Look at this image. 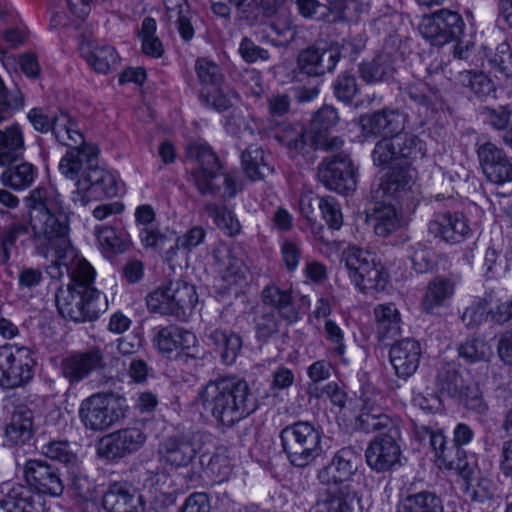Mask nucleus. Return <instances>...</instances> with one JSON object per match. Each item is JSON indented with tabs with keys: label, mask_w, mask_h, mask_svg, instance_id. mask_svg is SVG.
I'll list each match as a JSON object with an SVG mask.
<instances>
[{
	"label": "nucleus",
	"mask_w": 512,
	"mask_h": 512,
	"mask_svg": "<svg viewBox=\"0 0 512 512\" xmlns=\"http://www.w3.org/2000/svg\"><path fill=\"white\" fill-rule=\"evenodd\" d=\"M428 232L446 243L457 244L468 237L471 229L462 213L445 212L434 215L428 223Z\"/></svg>",
	"instance_id": "25"
},
{
	"label": "nucleus",
	"mask_w": 512,
	"mask_h": 512,
	"mask_svg": "<svg viewBox=\"0 0 512 512\" xmlns=\"http://www.w3.org/2000/svg\"><path fill=\"white\" fill-rule=\"evenodd\" d=\"M416 175V170L409 164L393 166L381 178L378 187L373 190V197L376 200H384L386 197L401 198L412 190Z\"/></svg>",
	"instance_id": "26"
},
{
	"label": "nucleus",
	"mask_w": 512,
	"mask_h": 512,
	"mask_svg": "<svg viewBox=\"0 0 512 512\" xmlns=\"http://www.w3.org/2000/svg\"><path fill=\"white\" fill-rule=\"evenodd\" d=\"M331 21H356L360 14V5L356 0H326Z\"/></svg>",
	"instance_id": "59"
},
{
	"label": "nucleus",
	"mask_w": 512,
	"mask_h": 512,
	"mask_svg": "<svg viewBox=\"0 0 512 512\" xmlns=\"http://www.w3.org/2000/svg\"><path fill=\"white\" fill-rule=\"evenodd\" d=\"M154 343L158 351L169 358L182 354L195 357L194 349L198 340L194 333L177 325H168L158 329Z\"/></svg>",
	"instance_id": "21"
},
{
	"label": "nucleus",
	"mask_w": 512,
	"mask_h": 512,
	"mask_svg": "<svg viewBox=\"0 0 512 512\" xmlns=\"http://www.w3.org/2000/svg\"><path fill=\"white\" fill-rule=\"evenodd\" d=\"M206 336L226 365L235 363L242 348V338L235 332L221 328H210Z\"/></svg>",
	"instance_id": "36"
},
{
	"label": "nucleus",
	"mask_w": 512,
	"mask_h": 512,
	"mask_svg": "<svg viewBox=\"0 0 512 512\" xmlns=\"http://www.w3.org/2000/svg\"><path fill=\"white\" fill-rule=\"evenodd\" d=\"M402 61V55L398 50L393 47H385L372 61L360 66L361 77L367 83L387 80L393 76Z\"/></svg>",
	"instance_id": "31"
},
{
	"label": "nucleus",
	"mask_w": 512,
	"mask_h": 512,
	"mask_svg": "<svg viewBox=\"0 0 512 512\" xmlns=\"http://www.w3.org/2000/svg\"><path fill=\"white\" fill-rule=\"evenodd\" d=\"M118 186L115 176L98 166L92 168L78 180L76 190L72 192V201L79 206H86L92 199L99 197H114L117 195Z\"/></svg>",
	"instance_id": "15"
},
{
	"label": "nucleus",
	"mask_w": 512,
	"mask_h": 512,
	"mask_svg": "<svg viewBox=\"0 0 512 512\" xmlns=\"http://www.w3.org/2000/svg\"><path fill=\"white\" fill-rule=\"evenodd\" d=\"M370 221L376 235L387 237L400 226L396 208L391 204L381 203L374 208Z\"/></svg>",
	"instance_id": "46"
},
{
	"label": "nucleus",
	"mask_w": 512,
	"mask_h": 512,
	"mask_svg": "<svg viewBox=\"0 0 512 512\" xmlns=\"http://www.w3.org/2000/svg\"><path fill=\"white\" fill-rule=\"evenodd\" d=\"M33 435V415L29 409L16 410L6 427V437L13 445L24 444Z\"/></svg>",
	"instance_id": "43"
},
{
	"label": "nucleus",
	"mask_w": 512,
	"mask_h": 512,
	"mask_svg": "<svg viewBox=\"0 0 512 512\" xmlns=\"http://www.w3.org/2000/svg\"><path fill=\"white\" fill-rule=\"evenodd\" d=\"M30 210V240L36 252L47 258L50 248L68 245V217L61 195L52 186H39L25 198Z\"/></svg>",
	"instance_id": "1"
},
{
	"label": "nucleus",
	"mask_w": 512,
	"mask_h": 512,
	"mask_svg": "<svg viewBox=\"0 0 512 512\" xmlns=\"http://www.w3.org/2000/svg\"><path fill=\"white\" fill-rule=\"evenodd\" d=\"M426 145L417 136L409 133L385 136L372 151L374 165L384 168L408 164L407 160L423 158Z\"/></svg>",
	"instance_id": "9"
},
{
	"label": "nucleus",
	"mask_w": 512,
	"mask_h": 512,
	"mask_svg": "<svg viewBox=\"0 0 512 512\" xmlns=\"http://www.w3.org/2000/svg\"><path fill=\"white\" fill-rule=\"evenodd\" d=\"M401 433L377 435L366 450V463L375 472H388L401 466L402 450L399 444Z\"/></svg>",
	"instance_id": "16"
},
{
	"label": "nucleus",
	"mask_w": 512,
	"mask_h": 512,
	"mask_svg": "<svg viewBox=\"0 0 512 512\" xmlns=\"http://www.w3.org/2000/svg\"><path fill=\"white\" fill-rule=\"evenodd\" d=\"M262 298L264 304L277 310L279 316L288 323H294L299 319V312L288 290L269 285L263 289Z\"/></svg>",
	"instance_id": "38"
},
{
	"label": "nucleus",
	"mask_w": 512,
	"mask_h": 512,
	"mask_svg": "<svg viewBox=\"0 0 512 512\" xmlns=\"http://www.w3.org/2000/svg\"><path fill=\"white\" fill-rule=\"evenodd\" d=\"M436 384L439 391L451 398L468 396L469 387L454 364H444L438 370Z\"/></svg>",
	"instance_id": "40"
},
{
	"label": "nucleus",
	"mask_w": 512,
	"mask_h": 512,
	"mask_svg": "<svg viewBox=\"0 0 512 512\" xmlns=\"http://www.w3.org/2000/svg\"><path fill=\"white\" fill-rule=\"evenodd\" d=\"M6 167L7 169L0 176V181L4 186L21 191L29 188L34 183L37 169L33 164L22 162Z\"/></svg>",
	"instance_id": "44"
},
{
	"label": "nucleus",
	"mask_w": 512,
	"mask_h": 512,
	"mask_svg": "<svg viewBox=\"0 0 512 512\" xmlns=\"http://www.w3.org/2000/svg\"><path fill=\"white\" fill-rule=\"evenodd\" d=\"M204 212L212 218L217 227L229 236L240 233L241 225L235 215L226 206L207 202L203 206Z\"/></svg>",
	"instance_id": "49"
},
{
	"label": "nucleus",
	"mask_w": 512,
	"mask_h": 512,
	"mask_svg": "<svg viewBox=\"0 0 512 512\" xmlns=\"http://www.w3.org/2000/svg\"><path fill=\"white\" fill-rule=\"evenodd\" d=\"M201 445L191 435L171 436L163 440L158 447L161 463L171 468L189 466L199 453Z\"/></svg>",
	"instance_id": "20"
},
{
	"label": "nucleus",
	"mask_w": 512,
	"mask_h": 512,
	"mask_svg": "<svg viewBox=\"0 0 512 512\" xmlns=\"http://www.w3.org/2000/svg\"><path fill=\"white\" fill-rule=\"evenodd\" d=\"M419 433L423 434L422 440L428 439L439 468L449 470L461 455L464 456V450L455 445L454 442L449 444L442 431H435L430 427L422 426Z\"/></svg>",
	"instance_id": "32"
},
{
	"label": "nucleus",
	"mask_w": 512,
	"mask_h": 512,
	"mask_svg": "<svg viewBox=\"0 0 512 512\" xmlns=\"http://www.w3.org/2000/svg\"><path fill=\"white\" fill-rule=\"evenodd\" d=\"M422 348L420 343L412 338L395 342L389 350V360L395 374L402 379H408L418 369Z\"/></svg>",
	"instance_id": "29"
},
{
	"label": "nucleus",
	"mask_w": 512,
	"mask_h": 512,
	"mask_svg": "<svg viewBox=\"0 0 512 512\" xmlns=\"http://www.w3.org/2000/svg\"><path fill=\"white\" fill-rule=\"evenodd\" d=\"M106 512H144L145 503L131 485L126 482H112L102 498Z\"/></svg>",
	"instance_id": "27"
},
{
	"label": "nucleus",
	"mask_w": 512,
	"mask_h": 512,
	"mask_svg": "<svg viewBox=\"0 0 512 512\" xmlns=\"http://www.w3.org/2000/svg\"><path fill=\"white\" fill-rule=\"evenodd\" d=\"M241 160L245 174L251 181L262 180L272 172L265 161L264 151L257 145L249 146L242 153Z\"/></svg>",
	"instance_id": "47"
},
{
	"label": "nucleus",
	"mask_w": 512,
	"mask_h": 512,
	"mask_svg": "<svg viewBox=\"0 0 512 512\" xmlns=\"http://www.w3.org/2000/svg\"><path fill=\"white\" fill-rule=\"evenodd\" d=\"M333 90L335 97L343 102L350 103L359 92V87L355 76L343 73L339 75L334 84Z\"/></svg>",
	"instance_id": "63"
},
{
	"label": "nucleus",
	"mask_w": 512,
	"mask_h": 512,
	"mask_svg": "<svg viewBox=\"0 0 512 512\" xmlns=\"http://www.w3.org/2000/svg\"><path fill=\"white\" fill-rule=\"evenodd\" d=\"M489 64L500 76L512 79V49L509 43L502 42L496 47Z\"/></svg>",
	"instance_id": "57"
},
{
	"label": "nucleus",
	"mask_w": 512,
	"mask_h": 512,
	"mask_svg": "<svg viewBox=\"0 0 512 512\" xmlns=\"http://www.w3.org/2000/svg\"><path fill=\"white\" fill-rule=\"evenodd\" d=\"M454 293V284L444 277H436L427 286L423 298V308L426 312L432 313L435 308L443 306Z\"/></svg>",
	"instance_id": "45"
},
{
	"label": "nucleus",
	"mask_w": 512,
	"mask_h": 512,
	"mask_svg": "<svg viewBox=\"0 0 512 512\" xmlns=\"http://www.w3.org/2000/svg\"><path fill=\"white\" fill-rule=\"evenodd\" d=\"M124 416L113 394L95 393L84 399L79 407V418L86 429L104 431Z\"/></svg>",
	"instance_id": "11"
},
{
	"label": "nucleus",
	"mask_w": 512,
	"mask_h": 512,
	"mask_svg": "<svg viewBox=\"0 0 512 512\" xmlns=\"http://www.w3.org/2000/svg\"><path fill=\"white\" fill-rule=\"evenodd\" d=\"M145 433L136 427L117 430L104 436L98 444V454L107 460H116L135 453L146 442Z\"/></svg>",
	"instance_id": "17"
},
{
	"label": "nucleus",
	"mask_w": 512,
	"mask_h": 512,
	"mask_svg": "<svg viewBox=\"0 0 512 512\" xmlns=\"http://www.w3.org/2000/svg\"><path fill=\"white\" fill-rule=\"evenodd\" d=\"M279 437L283 452L294 467L309 466L323 452L321 432L308 421H297L284 427Z\"/></svg>",
	"instance_id": "6"
},
{
	"label": "nucleus",
	"mask_w": 512,
	"mask_h": 512,
	"mask_svg": "<svg viewBox=\"0 0 512 512\" xmlns=\"http://www.w3.org/2000/svg\"><path fill=\"white\" fill-rule=\"evenodd\" d=\"M406 250L412 267L417 273H426L434 267L433 253L427 245L415 242L408 245Z\"/></svg>",
	"instance_id": "56"
},
{
	"label": "nucleus",
	"mask_w": 512,
	"mask_h": 512,
	"mask_svg": "<svg viewBox=\"0 0 512 512\" xmlns=\"http://www.w3.org/2000/svg\"><path fill=\"white\" fill-rule=\"evenodd\" d=\"M45 455L53 460H57L65 465L75 468L78 466V458L69 448L68 443L54 441L46 445Z\"/></svg>",
	"instance_id": "64"
},
{
	"label": "nucleus",
	"mask_w": 512,
	"mask_h": 512,
	"mask_svg": "<svg viewBox=\"0 0 512 512\" xmlns=\"http://www.w3.org/2000/svg\"><path fill=\"white\" fill-rule=\"evenodd\" d=\"M237 93L224 84L215 88L202 89L200 100L203 104L218 112L227 111L237 99Z\"/></svg>",
	"instance_id": "48"
},
{
	"label": "nucleus",
	"mask_w": 512,
	"mask_h": 512,
	"mask_svg": "<svg viewBox=\"0 0 512 512\" xmlns=\"http://www.w3.org/2000/svg\"><path fill=\"white\" fill-rule=\"evenodd\" d=\"M32 351L25 346L6 344L0 347V386L5 389L20 387L33 377Z\"/></svg>",
	"instance_id": "10"
},
{
	"label": "nucleus",
	"mask_w": 512,
	"mask_h": 512,
	"mask_svg": "<svg viewBox=\"0 0 512 512\" xmlns=\"http://www.w3.org/2000/svg\"><path fill=\"white\" fill-rule=\"evenodd\" d=\"M84 58L96 72L103 74L116 68L119 61L115 48L108 45L94 47L84 53Z\"/></svg>",
	"instance_id": "50"
},
{
	"label": "nucleus",
	"mask_w": 512,
	"mask_h": 512,
	"mask_svg": "<svg viewBox=\"0 0 512 512\" xmlns=\"http://www.w3.org/2000/svg\"><path fill=\"white\" fill-rule=\"evenodd\" d=\"M157 23L154 18L143 19L138 36L142 43V51L151 57L159 58L164 53L161 40L156 36Z\"/></svg>",
	"instance_id": "53"
},
{
	"label": "nucleus",
	"mask_w": 512,
	"mask_h": 512,
	"mask_svg": "<svg viewBox=\"0 0 512 512\" xmlns=\"http://www.w3.org/2000/svg\"><path fill=\"white\" fill-rule=\"evenodd\" d=\"M357 428L365 433L396 435L400 433V420L383 413L381 409L367 406L356 419Z\"/></svg>",
	"instance_id": "33"
},
{
	"label": "nucleus",
	"mask_w": 512,
	"mask_h": 512,
	"mask_svg": "<svg viewBox=\"0 0 512 512\" xmlns=\"http://www.w3.org/2000/svg\"><path fill=\"white\" fill-rule=\"evenodd\" d=\"M23 477L27 486L36 495L60 497L65 489L59 469L46 460L28 459L23 465Z\"/></svg>",
	"instance_id": "13"
},
{
	"label": "nucleus",
	"mask_w": 512,
	"mask_h": 512,
	"mask_svg": "<svg viewBox=\"0 0 512 512\" xmlns=\"http://www.w3.org/2000/svg\"><path fill=\"white\" fill-rule=\"evenodd\" d=\"M195 70L202 89L215 88L225 83V76L222 69L214 62L205 58L196 61Z\"/></svg>",
	"instance_id": "55"
},
{
	"label": "nucleus",
	"mask_w": 512,
	"mask_h": 512,
	"mask_svg": "<svg viewBox=\"0 0 512 512\" xmlns=\"http://www.w3.org/2000/svg\"><path fill=\"white\" fill-rule=\"evenodd\" d=\"M24 135L18 124L0 129V166H10L24 153Z\"/></svg>",
	"instance_id": "37"
},
{
	"label": "nucleus",
	"mask_w": 512,
	"mask_h": 512,
	"mask_svg": "<svg viewBox=\"0 0 512 512\" xmlns=\"http://www.w3.org/2000/svg\"><path fill=\"white\" fill-rule=\"evenodd\" d=\"M397 512H443V504L434 492L420 491L404 497Z\"/></svg>",
	"instance_id": "42"
},
{
	"label": "nucleus",
	"mask_w": 512,
	"mask_h": 512,
	"mask_svg": "<svg viewBox=\"0 0 512 512\" xmlns=\"http://www.w3.org/2000/svg\"><path fill=\"white\" fill-rule=\"evenodd\" d=\"M407 116L396 109H382L361 117L360 126L365 136L403 134Z\"/></svg>",
	"instance_id": "28"
},
{
	"label": "nucleus",
	"mask_w": 512,
	"mask_h": 512,
	"mask_svg": "<svg viewBox=\"0 0 512 512\" xmlns=\"http://www.w3.org/2000/svg\"><path fill=\"white\" fill-rule=\"evenodd\" d=\"M105 367L104 353L99 347L73 353L60 363L61 374L70 385L80 383L92 372L103 370Z\"/></svg>",
	"instance_id": "19"
},
{
	"label": "nucleus",
	"mask_w": 512,
	"mask_h": 512,
	"mask_svg": "<svg viewBox=\"0 0 512 512\" xmlns=\"http://www.w3.org/2000/svg\"><path fill=\"white\" fill-rule=\"evenodd\" d=\"M477 156L486 179L497 185L512 182V159L503 148L492 142L478 146Z\"/></svg>",
	"instance_id": "18"
},
{
	"label": "nucleus",
	"mask_w": 512,
	"mask_h": 512,
	"mask_svg": "<svg viewBox=\"0 0 512 512\" xmlns=\"http://www.w3.org/2000/svg\"><path fill=\"white\" fill-rule=\"evenodd\" d=\"M223 264L222 277L229 285H237L245 279L247 267L234 252L228 251L227 260Z\"/></svg>",
	"instance_id": "61"
},
{
	"label": "nucleus",
	"mask_w": 512,
	"mask_h": 512,
	"mask_svg": "<svg viewBox=\"0 0 512 512\" xmlns=\"http://www.w3.org/2000/svg\"><path fill=\"white\" fill-rule=\"evenodd\" d=\"M351 281L360 291L383 290L388 276L374 254L357 246H348L341 255Z\"/></svg>",
	"instance_id": "8"
},
{
	"label": "nucleus",
	"mask_w": 512,
	"mask_h": 512,
	"mask_svg": "<svg viewBox=\"0 0 512 512\" xmlns=\"http://www.w3.org/2000/svg\"><path fill=\"white\" fill-rule=\"evenodd\" d=\"M41 496L22 484H14L0 500V512H39Z\"/></svg>",
	"instance_id": "34"
},
{
	"label": "nucleus",
	"mask_w": 512,
	"mask_h": 512,
	"mask_svg": "<svg viewBox=\"0 0 512 512\" xmlns=\"http://www.w3.org/2000/svg\"><path fill=\"white\" fill-rule=\"evenodd\" d=\"M96 236L99 244L106 253H123L129 249L131 244L128 235L108 226L97 227Z\"/></svg>",
	"instance_id": "52"
},
{
	"label": "nucleus",
	"mask_w": 512,
	"mask_h": 512,
	"mask_svg": "<svg viewBox=\"0 0 512 512\" xmlns=\"http://www.w3.org/2000/svg\"><path fill=\"white\" fill-rule=\"evenodd\" d=\"M198 400L206 412L227 427L251 415L258 406L248 383L236 377L208 382L199 391Z\"/></svg>",
	"instance_id": "3"
},
{
	"label": "nucleus",
	"mask_w": 512,
	"mask_h": 512,
	"mask_svg": "<svg viewBox=\"0 0 512 512\" xmlns=\"http://www.w3.org/2000/svg\"><path fill=\"white\" fill-rule=\"evenodd\" d=\"M95 270L85 259H78L66 287H59L55 301L60 315L74 322H92L106 311V296L95 286Z\"/></svg>",
	"instance_id": "2"
},
{
	"label": "nucleus",
	"mask_w": 512,
	"mask_h": 512,
	"mask_svg": "<svg viewBox=\"0 0 512 512\" xmlns=\"http://www.w3.org/2000/svg\"><path fill=\"white\" fill-rule=\"evenodd\" d=\"M316 512H361V500L357 491L344 484L337 490H327L315 503Z\"/></svg>",
	"instance_id": "30"
},
{
	"label": "nucleus",
	"mask_w": 512,
	"mask_h": 512,
	"mask_svg": "<svg viewBox=\"0 0 512 512\" xmlns=\"http://www.w3.org/2000/svg\"><path fill=\"white\" fill-rule=\"evenodd\" d=\"M317 175L327 189L339 194H348L356 188L355 169L346 154L326 158L318 166Z\"/></svg>",
	"instance_id": "14"
},
{
	"label": "nucleus",
	"mask_w": 512,
	"mask_h": 512,
	"mask_svg": "<svg viewBox=\"0 0 512 512\" xmlns=\"http://www.w3.org/2000/svg\"><path fill=\"white\" fill-rule=\"evenodd\" d=\"M265 129L292 157L304 155L312 149L334 152L340 150L344 144L338 136L327 135L321 131L311 133L299 123H270Z\"/></svg>",
	"instance_id": "5"
},
{
	"label": "nucleus",
	"mask_w": 512,
	"mask_h": 512,
	"mask_svg": "<svg viewBox=\"0 0 512 512\" xmlns=\"http://www.w3.org/2000/svg\"><path fill=\"white\" fill-rule=\"evenodd\" d=\"M490 315V308L485 299H478L468 306L462 315V321L467 328H479Z\"/></svg>",
	"instance_id": "60"
},
{
	"label": "nucleus",
	"mask_w": 512,
	"mask_h": 512,
	"mask_svg": "<svg viewBox=\"0 0 512 512\" xmlns=\"http://www.w3.org/2000/svg\"><path fill=\"white\" fill-rule=\"evenodd\" d=\"M31 230L30 222H12L5 226L0 237V264H6L10 259L11 249L15 247L18 238Z\"/></svg>",
	"instance_id": "54"
},
{
	"label": "nucleus",
	"mask_w": 512,
	"mask_h": 512,
	"mask_svg": "<svg viewBox=\"0 0 512 512\" xmlns=\"http://www.w3.org/2000/svg\"><path fill=\"white\" fill-rule=\"evenodd\" d=\"M338 121L339 115L337 109L331 105H323L315 112L312 118L310 132L315 133L316 131H321L329 135L327 131L333 128Z\"/></svg>",
	"instance_id": "62"
},
{
	"label": "nucleus",
	"mask_w": 512,
	"mask_h": 512,
	"mask_svg": "<svg viewBox=\"0 0 512 512\" xmlns=\"http://www.w3.org/2000/svg\"><path fill=\"white\" fill-rule=\"evenodd\" d=\"M50 131L59 143L67 147L83 144L84 136L77 122L62 110L53 113Z\"/></svg>",
	"instance_id": "39"
},
{
	"label": "nucleus",
	"mask_w": 512,
	"mask_h": 512,
	"mask_svg": "<svg viewBox=\"0 0 512 512\" xmlns=\"http://www.w3.org/2000/svg\"><path fill=\"white\" fill-rule=\"evenodd\" d=\"M465 28L461 15L449 9H440L422 18L419 32L433 45L443 46L458 40Z\"/></svg>",
	"instance_id": "12"
},
{
	"label": "nucleus",
	"mask_w": 512,
	"mask_h": 512,
	"mask_svg": "<svg viewBox=\"0 0 512 512\" xmlns=\"http://www.w3.org/2000/svg\"><path fill=\"white\" fill-rule=\"evenodd\" d=\"M340 56L338 47L312 45L299 52L297 68L309 77H319L332 72Z\"/></svg>",
	"instance_id": "23"
},
{
	"label": "nucleus",
	"mask_w": 512,
	"mask_h": 512,
	"mask_svg": "<svg viewBox=\"0 0 512 512\" xmlns=\"http://www.w3.org/2000/svg\"><path fill=\"white\" fill-rule=\"evenodd\" d=\"M406 94L416 105L432 112L443 110L446 102L439 90L431 88L424 82L409 84Z\"/></svg>",
	"instance_id": "41"
},
{
	"label": "nucleus",
	"mask_w": 512,
	"mask_h": 512,
	"mask_svg": "<svg viewBox=\"0 0 512 512\" xmlns=\"http://www.w3.org/2000/svg\"><path fill=\"white\" fill-rule=\"evenodd\" d=\"M376 333L379 341L392 340L401 333L402 319L394 303L378 304L373 309Z\"/></svg>",
	"instance_id": "35"
},
{
	"label": "nucleus",
	"mask_w": 512,
	"mask_h": 512,
	"mask_svg": "<svg viewBox=\"0 0 512 512\" xmlns=\"http://www.w3.org/2000/svg\"><path fill=\"white\" fill-rule=\"evenodd\" d=\"M98 155L99 149L91 143L73 145L61 158L59 171L68 179L83 180L84 174L96 166Z\"/></svg>",
	"instance_id": "24"
},
{
	"label": "nucleus",
	"mask_w": 512,
	"mask_h": 512,
	"mask_svg": "<svg viewBox=\"0 0 512 512\" xmlns=\"http://www.w3.org/2000/svg\"><path fill=\"white\" fill-rule=\"evenodd\" d=\"M459 82L482 100L495 92L493 81L481 71H462L459 73Z\"/></svg>",
	"instance_id": "51"
},
{
	"label": "nucleus",
	"mask_w": 512,
	"mask_h": 512,
	"mask_svg": "<svg viewBox=\"0 0 512 512\" xmlns=\"http://www.w3.org/2000/svg\"><path fill=\"white\" fill-rule=\"evenodd\" d=\"M459 356L467 362L474 363L487 360L491 355V347L480 338H473L458 347Z\"/></svg>",
	"instance_id": "58"
},
{
	"label": "nucleus",
	"mask_w": 512,
	"mask_h": 512,
	"mask_svg": "<svg viewBox=\"0 0 512 512\" xmlns=\"http://www.w3.org/2000/svg\"><path fill=\"white\" fill-rule=\"evenodd\" d=\"M360 455L352 447L338 450L331 461L317 473V479L323 485H340L351 480L358 470Z\"/></svg>",
	"instance_id": "22"
},
{
	"label": "nucleus",
	"mask_w": 512,
	"mask_h": 512,
	"mask_svg": "<svg viewBox=\"0 0 512 512\" xmlns=\"http://www.w3.org/2000/svg\"><path fill=\"white\" fill-rule=\"evenodd\" d=\"M150 312L186 319L198 302L195 287L185 281H170L148 294Z\"/></svg>",
	"instance_id": "7"
},
{
	"label": "nucleus",
	"mask_w": 512,
	"mask_h": 512,
	"mask_svg": "<svg viewBox=\"0 0 512 512\" xmlns=\"http://www.w3.org/2000/svg\"><path fill=\"white\" fill-rule=\"evenodd\" d=\"M187 159L191 163L190 177L201 194H215L220 187L215 183L223 177L225 197H233L237 193L236 183L229 176L221 173V164L210 146L194 142L187 147Z\"/></svg>",
	"instance_id": "4"
}]
</instances>
